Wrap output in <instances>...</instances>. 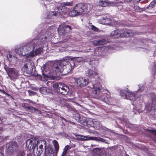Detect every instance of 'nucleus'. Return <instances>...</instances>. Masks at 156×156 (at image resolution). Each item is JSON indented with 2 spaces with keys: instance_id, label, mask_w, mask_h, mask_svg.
<instances>
[{
  "instance_id": "obj_52",
  "label": "nucleus",
  "mask_w": 156,
  "mask_h": 156,
  "mask_svg": "<svg viewBox=\"0 0 156 156\" xmlns=\"http://www.w3.org/2000/svg\"><path fill=\"white\" fill-rule=\"evenodd\" d=\"M69 123L70 124H72V125H76V123L75 122H74L69 121Z\"/></svg>"
},
{
  "instance_id": "obj_61",
  "label": "nucleus",
  "mask_w": 156,
  "mask_h": 156,
  "mask_svg": "<svg viewBox=\"0 0 156 156\" xmlns=\"http://www.w3.org/2000/svg\"><path fill=\"white\" fill-rule=\"evenodd\" d=\"M153 2H154V3L156 4V0H155L154 1H153Z\"/></svg>"
},
{
  "instance_id": "obj_42",
  "label": "nucleus",
  "mask_w": 156,
  "mask_h": 156,
  "mask_svg": "<svg viewBox=\"0 0 156 156\" xmlns=\"http://www.w3.org/2000/svg\"><path fill=\"white\" fill-rule=\"evenodd\" d=\"M81 116H80L79 114L77 113H76L75 115V117H76V120H78L79 119H80V118Z\"/></svg>"
},
{
  "instance_id": "obj_1",
  "label": "nucleus",
  "mask_w": 156,
  "mask_h": 156,
  "mask_svg": "<svg viewBox=\"0 0 156 156\" xmlns=\"http://www.w3.org/2000/svg\"><path fill=\"white\" fill-rule=\"evenodd\" d=\"M53 67L55 69L56 73L60 75V73L62 74V73H64L66 74L70 72L74 68V63L73 62L71 63L65 60H62L55 63Z\"/></svg>"
},
{
  "instance_id": "obj_20",
  "label": "nucleus",
  "mask_w": 156,
  "mask_h": 156,
  "mask_svg": "<svg viewBox=\"0 0 156 156\" xmlns=\"http://www.w3.org/2000/svg\"><path fill=\"white\" fill-rule=\"evenodd\" d=\"M135 98V95L134 94L128 91V94H127L126 99L130 100H134Z\"/></svg>"
},
{
  "instance_id": "obj_9",
  "label": "nucleus",
  "mask_w": 156,
  "mask_h": 156,
  "mask_svg": "<svg viewBox=\"0 0 156 156\" xmlns=\"http://www.w3.org/2000/svg\"><path fill=\"white\" fill-rule=\"evenodd\" d=\"M38 144V141L35 138H31L26 141V145L29 150H34Z\"/></svg>"
},
{
  "instance_id": "obj_49",
  "label": "nucleus",
  "mask_w": 156,
  "mask_h": 156,
  "mask_svg": "<svg viewBox=\"0 0 156 156\" xmlns=\"http://www.w3.org/2000/svg\"><path fill=\"white\" fill-rule=\"evenodd\" d=\"M99 52L98 51H95V53L96 54V55L97 56H99L101 54H99Z\"/></svg>"
},
{
  "instance_id": "obj_55",
  "label": "nucleus",
  "mask_w": 156,
  "mask_h": 156,
  "mask_svg": "<svg viewBox=\"0 0 156 156\" xmlns=\"http://www.w3.org/2000/svg\"><path fill=\"white\" fill-rule=\"evenodd\" d=\"M3 131V129L2 128L0 127V133Z\"/></svg>"
},
{
  "instance_id": "obj_5",
  "label": "nucleus",
  "mask_w": 156,
  "mask_h": 156,
  "mask_svg": "<svg viewBox=\"0 0 156 156\" xmlns=\"http://www.w3.org/2000/svg\"><path fill=\"white\" fill-rule=\"evenodd\" d=\"M7 151L10 153L16 152L18 150L19 146L14 141H12L6 144Z\"/></svg>"
},
{
  "instance_id": "obj_15",
  "label": "nucleus",
  "mask_w": 156,
  "mask_h": 156,
  "mask_svg": "<svg viewBox=\"0 0 156 156\" xmlns=\"http://www.w3.org/2000/svg\"><path fill=\"white\" fill-rule=\"evenodd\" d=\"M86 75L88 78L94 77L98 75V73L95 71L89 69L86 72Z\"/></svg>"
},
{
  "instance_id": "obj_51",
  "label": "nucleus",
  "mask_w": 156,
  "mask_h": 156,
  "mask_svg": "<svg viewBox=\"0 0 156 156\" xmlns=\"http://www.w3.org/2000/svg\"><path fill=\"white\" fill-rule=\"evenodd\" d=\"M143 90V88H141L140 86L139 87V89L138 90L139 91H140V92H141Z\"/></svg>"
},
{
  "instance_id": "obj_27",
  "label": "nucleus",
  "mask_w": 156,
  "mask_h": 156,
  "mask_svg": "<svg viewBox=\"0 0 156 156\" xmlns=\"http://www.w3.org/2000/svg\"><path fill=\"white\" fill-rule=\"evenodd\" d=\"M43 52V48L41 47L39 48L36 50L34 53L35 55L41 54Z\"/></svg>"
},
{
  "instance_id": "obj_43",
  "label": "nucleus",
  "mask_w": 156,
  "mask_h": 156,
  "mask_svg": "<svg viewBox=\"0 0 156 156\" xmlns=\"http://www.w3.org/2000/svg\"><path fill=\"white\" fill-rule=\"evenodd\" d=\"M147 131L156 136V130L152 129H148Z\"/></svg>"
},
{
  "instance_id": "obj_23",
  "label": "nucleus",
  "mask_w": 156,
  "mask_h": 156,
  "mask_svg": "<svg viewBox=\"0 0 156 156\" xmlns=\"http://www.w3.org/2000/svg\"><path fill=\"white\" fill-rule=\"evenodd\" d=\"M90 138L91 140L98 141L102 142H105V139H103L101 137H97L95 136H91Z\"/></svg>"
},
{
  "instance_id": "obj_58",
  "label": "nucleus",
  "mask_w": 156,
  "mask_h": 156,
  "mask_svg": "<svg viewBox=\"0 0 156 156\" xmlns=\"http://www.w3.org/2000/svg\"><path fill=\"white\" fill-rule=\"evenodd\" d=\"M27 156H33L31 154H27Z\"/></svg>"
},
{
  "instance_id": "obj_33",
  "label": "nucleus",
  "mask_w": 156,
  "mask_h": 156,
  "mask_svg": "<svg viewBox=\"0 0 156 156\" xmlns=\"http://www.w3.org/2000/svg\"><path fill=\"white\" fill-rule=\"evenodd\" d=\"M101 151L100 149L98 148H95L93 150V152L95 154H98Z\"/></svg>"
},
{
  "instance_id": "obj_57",
  "label": "nucleus",
  "mask_w": 156,
  "mask_h": 156,
  "mask_svg": "<svg viewBox=\"0 0 156 156\" xmlns=\"http://www.w3.org/2000/svg\"><path fill=\"white\" fill-rule=\"evenodd\" d=\"M0 156H4V155L3 154L0 152Z\"/></svg>"
},
{
  "instance_id": "obj_4",
  "label": "nucleus",
  "mask_w": 156,
  "mask_h": 156,
  "mask_svg": "<svg viewBox=\"0 0 156 156\" xmlns=\"http://www.w3.org/2000/svg\"><path fill=\"white\" fill-rule=\"evenodd\" d=\"M54 87L57 89L58 92L63 95L67 94L69 91V89L65 85H62L61 83L55 84Z\"/></svg>"
},
{
  "instance_id": "obj_13",
  "label": "nucleus",
  "mask_w": 156,
  "mask_h": 156,
  "mask_svg": "<svg viewBox=\"0 0 156 156\" xmlns=\"http://www.w3.org/2000/svg\"><path fill=\"white\" fill-rule=\"evenodd\" d=\"M99 22L102 24L105 25H109L111 23L112 20L109 16L103 17L99 20Z\"/></svg>"
},
{
  "instance_id": "obj_29",
  "label": "nucleus",
  "mask_w": 156,
  "mask_h": 156,
  "mask_svg": "<svg viewBox=\"0 0 156 156\" xmlns=\"http://www.w3.org/2000/svg\"><path fill=\"white\" fill-rule=\"evenodd\" d=\"M155 5L154 2L152 1L151 3L147 7V8L148 9H151L155 7Z\"/></svg>"
},
{
  "instance_id": "obj_8",
  "label": "nucleus",
  "mask_w": 156,
  "mask_h": 156,
  "mask_svg": "<svg viewBox=\"0 0 156 156\" xmlns=\"http://www.w3.org/2000/svg\"><path fill=\"white\" fill-rule=\"evenodd\" d=\"M43 142L45 149L44 156H56L57 154L54 152L53 148L51 147L46 146V141L43 140Z\"/></svg>"
},
{
  "instance_id": "obj_2",
  "label": "nucleus",
  "mask_w": 156,
  "mask_h": 156,
  "mask_svg": "<svg viewBox=\"0 0 156 156\" xmlns=\"http://www.w3.org/2000/svg\"><path fill=\"white\" fill-rule=\"evenodd\" d=\"M93 8L91 4L79 3L75 6L73 10L70 12V16L74 17L81 14H86L89 12Z\"/></svg>"
},
{
  "instance_id": "obj_14",
  "label": "nucleus",
  "mask_w": 156,
  "mask_h": 156,
  "mask_svg": "<svg viewBox=\"0 0 156 156\" xmlns=\"http://www.w3.org/2000/svg\"><path fill=\"white\" fill-rule=\"evenodd\" d=\"M47 37L46 36H43V37L40 38L39 39H38L37 40H34V43H37V44L42 45L45 43L46 41Z\"/></svg>"
},
{
  "instance_id": "obj_44",
  "label": "nucleus",
  "mask_w": 156,
  "mask_h": 156,
  "mask_svg": "<svg viewBox=\"0 0 156 156\" xmlns=\"http://www.w3.org/2000/svg\"><path fill=\"white\" fill-rule=\"evenodd\" d=\"M91 29L92 30H93L97 32L98 31V28H97V27H96L95 26H94V25H92V26Z\"/></svg>"
},
{
  "instance_id": "obj_31",
  "label": "nucleus",
  "mask_w": 156,
  "mask_h": 156,
  "mask_svg": "<svg viewBox=\"0 0 156 156\" xmlns=\"http://www.w3.org/2000/svg\"><path fill=\"white\" fill-rule=\"evenodd\" d=\"M53 99L56 101H61V98L58 95L56 94L53 97Z\"/></svg>"
},
{
  "instance_id": "obj_7",
  "label": "nucleus",
  "mask_w": 156,
  "mask_h": 156,
  "mask_svg": "<svg viewBox=\"0 0 156 156\" xmlns=\"http://www.w3.org/2000/svg\"><path fill=\"white\" fill-rule=\"evenodd\" d=\"M71 30V27L69 25L63 26L60 25L58 29V32L59 34L62 36L66 33L69 32Z\"/></svg>"
},
{
  "instance_id": "obj_37",
  "label": "nucleus",
  "mask_w": 156,
  "mask_h": 156,
  "mask_svg": "<svg viewBox=\"0 0 156 156\" xmlns=\"http://www.w3.org/2000/svg\"><path fill=\"white\" fill-rule=\"evenodd\" d=\"M23 107L27 111L28 108L30 107L26 103H24L22 105Z\"/></svg>"
},
{
  "instance_id": "obj_22",
  "label": "nucleus",
  "mask_w": 156,
  "mask_h": 156,
  "mask_svg": "<svg viewBox=\"0 0 156 156\" xmlns=\"http://www.w3.org/2000/svg\"><path fill=\"white\" fill-rule=\"evenodd\" d=\"M128 94V91L126 90H122L120 91V95L124 99H126Z\"/></svg>"
},
{
  "instance_id": "obj_60",
  "label": "nucleus",
  "mask_w": 156,
  "mask_h": 156,
  "mask_svg": "<svg viewBox=\"0 0 156 156\" xmlns=\"http://www.w3.org/2000/svg\"><path fill=\"white\" fill-rule=\"evenodd\" d=\"M12 55H9V58H11L12 57Z\"/></svg>"
},
{
  "instance_id": "obj_39",
  "label": "nucleus",
  "mask_w": 156,
  "mask_h": 156,
  "mask_svg": "<svg viewBox=\"0 0 156 156\" xmlns=\"http://www.w3.org/2000/svg\"><path fill=\"white\" fill-rule=\"evenodd\" d=\"M71 148V147H70L68 145H67L64 148L63 151H66V152H67L68 150L69 149H70Z\"/></svg>"
},
{
  "instance_id": "obj_21",
  "label": "nucleus",
  "mask_w": 156,
  "mask_h": 156,
  "mask_svg": "<svg viewBox=\"0 0 156 156\" xmlns=\"http://www.w3.org/2000/svg\"><path fill=\"white\" fill-rule=\"evenodd\" d=\"M87 120V119L85 117L82 116L80 119H78L79 122L84 126L87 124L86 122Z\"/></svg>"
},
{
  "instance_id": "obj_36",
  "label": "nucleus",
  "mask_w": 156,
  "mask_h": 156,
  "mask_svg": "<svg viewBox=\"0 0 156 156\" xmlns=\"http://www.w3.org/2000/svg\"><path fill=\"white\" fill-rule=\"evenodd\" d=\"M67 107L69 111H75L76 110V109L74 107L69 105V104L67 105Z\"/></svg>"
},
{
  "instance_id": "obj_18",
  "label": "nucleus",
  "mask_w": 156,
  "mask_h": 156,
  "mask_svg": "<svg viewBox=\"0 0 156 156\" xmlns=\"http://www.w3.org/2000/svg\"><path fill=\"white\" fill-rule=\"evenodd\" d=\"M100 88L99 87H97L96 84L93 85V87L92 88V92L94 94H99L100 91Z\"/></svg>"
},
{
  "instance_id": "obj_12",
  "label": "nucleus",
  "mask_w": 156,
  "mask_h": 156,
  "mask_svg": "<svg viewBox=\"0 0 156 156\" xmlns=\"http://www.w3.org/2000/svg\"><path fill=\"white\" fill-rule=\"evenodd\" d=\"M77 86L80 87L86 86L88 83V80L83 78H80L75 79Z\"/></svg>"
},
{
  "instance_id": "obj_47",
  "label": "nucleus",
  "mask_w": 156,
  "mask_h": 156,
  "mask_svg": "<svg viewBox=\"0 0 156 156\" xmlns=\"http://www.w3.org/2000/svg\"><path fill=\"white\" fill-rule=\"evenodd\" d=\"M34 113H36L38 114H41V112L39 110L36 108V110H35Z\"/></svg>"
},
{
  "instance_id": "obj_25",
  "label": "nucleus",
  "mask_w": 156,
  "mask_h": 156,
  "mask_svg": "<svg viewBox=\"0 0 156 156\" xmlns=\"http://www.w3.org/2000/svg\"><path fill=\"white\" fill-rule=\"evenodd\" d=\"M86 122L87 123V124L85 126H87L88 127L92 126L93 125V121L92 120V119L87 120L86 121Z\"/></svg>"
},
{
  "instance_id": "obj_53",
  "label": "nucleus",
  "mask_w": 156,
  "mask_h": 156,
  "mask_svg": "<svg viewBox=\"0 0 156 156\" xmlns=\"http://www.w3.org/2000/svg\"><path fill=\"white\" fill-rule=\"evenodd\" d=\"M0 91L3 94H7V93L3 90H0Z\"/></svg>"
},
{
  "instance_id": "obj_11",
  "label": "nucleus",
  "mask_w": 156,
  "mask_h": 156,
  "mask_svg": "<svg viewBox=\"0 0 156 156\" xmlns=\"http://www.w3.org/2000/svg\"><path fill=\"white\" fill-rule=\"evenodd\" d=\"M42 140L41 141V144L39 145V147L37 145V148L36 149H35L33 150V153L34 156H40L42 153L43 146L44 145L43 143Z\"/></svg>"
},
{
  "instance_id": "obj_59",
  "label": "nucleus",
  "mask_w": 156,
  "mask_h": 156,
  "mask_svg": "<svg viewBox=\"0 0 156 156\" xmlns=\"http://www.w3.org/2000/svg\"><path fill=\"white\" fill-rule=\"evenodd\" d=\"M2 122V120L0 117V124Z\"/></svg>"
},
{
  "instance_id": "obj_41",
  "label": "nucleus",
  "mask_w": 156,
  "mask_h": 156,
  "mask_svg": "<svg viewBox=\"0 0 156 156\" xmlns=\"http://www.w3.org/2000/svg\"><path fill=\"white\" fill-rule=\"evenodd\" d=\"M28 92L29 93V95L30 96L34 95L36 93L35 92L30 90H28Z\"/></svg>"
},
{
  "instance_id": "obj_6",
  "label": "nucleus",
  "mask_w": 156,
  "mask_h": 156,
  "mask_svg": "<svg viewBox=\"0 0 156 156\" xmlns=\"http://www.w3.org/2000/svg\"><path fill=\"white\" fill-rule=\"evenodd\" d=\"M5 69L11 80H13L16 78L18 76V72L16 69L9 68H5Z\"/></svg>"
},
{
  "instance_id": "obj_50",
  "label": "nucleus",
  "mask_w": 156,
  "mask_h": 156,
  "mask_svg": "<svg viewBox=\"0 0 156 156\" xmlns=\"http://www.w3.org/2000/svg\"><path fill=\"white\" fill-rule=\"evenodd\" d=\"M37 77L40 80H42V76L41 75L37 74Z\"/></svg>"
},
{
  "instance_id": "obj_45",
  "label": "nucleus",
  "mask_w": 156,
  "mask_h": 156,
  "mask_svg": "<svg viewBox=\"0 0 156 156\" xmlns=\"http://www.w3.org/2000/svg\"><path fill=\"white\" fill-rule=\"evenodd\" d=\"M152 72L154 74H155L156 72V64L155 65L154 67L153 68Z\"/></svg>"
},
{
  "instance_id": "obj_24",
  "label": "nucleus",
  "mask_w": 156,
  "mask_h": 156,
  "mask_svg": "<svg viewBox=\"0 0 156 156\" xmlns=\"http://www.w3.org/2000/svg\"><path fill=\"white\" fill-rule=\"evenodd\" d=\"M90 137V136H80V137H78V138L80 140H91Z\"/></svg>"
},
{
  "instance_id": "obj_30",
  "label": "nucleus",
  "mask_w": 156,
  "mask_h": 156,
  "mask_svg": "<svg viewBox=\"0 0 156 156\" xmlns=\"http://www.w3.org/2000/svg\"><path fill=\"white\" fill-rule=\"evenodd\" d=\"M151 108H153V110L156 109V100H153L151 105Z\"/></svg>"
},
{
  "instance_id": "obj_32",
  "label": "nucleus",
  "mask_w": 156,
  "mask_h": 156,
  "mask_svg": "<svg viewBox=\"0 0 156 156\" xmlns=\"http://www.w3.org/2000/svg\"><path fill=\"white\" fill-rule=\"evenodd\" d=\"M98 5L101 7H105L107 5V4L105 2L101 1L99 2Z\"/></svg>"
},
{
  "instance_id": "obj_48",
  "label": "nucleus",
  "mask_w": 156,
  "mask_h": 156,
  "mask_svg": "<svg viewBox=\"0 0 156 156\" xmlns=\"http://www.w3.org/2000/svg\"><path fill=\"white\" fill-rule=\"evenodd\" d=\"M67 152L66 151H63V152L62 153V154L61 156H65Z\"/></svg>"
},
{
  "instance_id": "obj_10",
  "label": "nucleus",
  "mask_w": 156,
  "mask_h": 156,
  "mask_svg": "<svg viewBox=\"0 0 156 156\" xmlns=\"http://www.w3.org/2000/svg\"><path fill=\"white\" fill-rule=\"evenodd\" d=\"M73 4V1H71L69 2H63L61 3V5L62 7L60 8L61 10V11L59 12L61 13V12H69V8L66 7V6H72Z\"/></svg>"
},
{
  "instance_id": "obj_26",
  "label": "nucleus",
  "mask_w": 156,
  "mask_h": 156,
  "mask_svg": "<svg viewBox=\"0 0 156 156\" xmlns=\"http://www.w3.org/2000/svg\"><path fill=\"white\" fill-rule=\"evenodd\" d=\"M26 150L24 149L20 150L17 153L16 156H26Z\"/></svg>"
},
{
  "instance_id": "obj_46",
  "label": "nucleus",
  "mask_w": 156,
  "mask_h": 156,
  "mask_svg": "<svg viewBox=\"0 0 156 156\" xmlns=\"http://www.w3.org/2000/svg\"><path fill=\"white\" fill-rule=\"evenodd\" d=\"M35 55L34 52H30V54L27 57H33Z\"/></svg>"
},
{
  "instance_id": "obj_19",
  "label": "nucleus",
  "mask_w": 156,
  "mask_h": 156,
  "mask_svg": "<svg viewBox=\"0 0 156 156\" xmlns=\"http://www.w3.org/2000/svg\"><path fill=\"white\" fill-rule=\"evenodd\" d=\"M53 143L55 149V152H54L57 154L59 148L58 143L56 140H54L53 141Z\"/></svg>"
},
{
  "instance_id": "obj_34",
  "label": "nucleus",
  "mask_w": 156,
  "mask_h": 156,
  "mask_svg": "<svg viewBox=\"0 0 156 156\" xmlns=\"http://www.w3.org/2000/svg\"><path fill=\"white\" fill-rule=\"evenodd\" d=\"M83 60V58L82 57H76L74 58V61L77 62H81Z\"/></svg>"
},
{
  "instance_id": "obj_40",
  "label": "nucleus",
  "mask_w": 156,
  "mask_h": 156,
  "mask_svg": "<svg viewBox=\"0 0 156 156\" xmlns=\"http://www.w3.org/2000/svg\"><path fill=\"white\" fill-rule=\"evenodd\" d=\"M71 148V147H70L68 145H67L64 148L63 151H66V152H67L68 150L69 149H70Z\"/></svg>"
},
{
  "instance_id": "obj_38",
  "label": "nucleus",
  "mask_w": 156,
  "mask_h": 156,
  "mask_svg": "<svg viewBox=\"0 0 156 156\" xmlns=\"http://www.w3.org/2000/svg\"><path fill=\"white\" fill-rule=\"evenodd\" d=\"M28 67L27 64H24L23 67V69L24 72H26L28 70Z\"/></svg>"
},
{
  "instance_id": "obj_28",
  "label": "nucleus",
  "mask_w": 156,
  "mask_h": 156,
  "mask_svg": "<svg viewBox=\"0 0 156 156\" xmlns=\"http://www.w3.org/2000/svg\"><path fill=\"white\" fill-rule=\"evenodd\" d=\"M134 9L136 12H141L144 10L143 8H140L138 6H135L134 7Z\"/></svg>"
},
{
  "instance_id": "obj_56",
  "label": "nucleus",
  "mask_w": 156,
  "mask_h": 156,
  "mask_svg": "<svg viewBox=\"0 0 156 156\" xmlns=\"http://www.w3.org/2000/svg\"><path fill=\"white\" fill-rule=\"evenodd\" d=\"M42 75L44 76V77H46L47 76V75L44 74V73H42Z\"/></svg>"
},
{
  "instance_id": "obj_17",
  "label": "nucleus",
  "mask_w": 156,
  "mask_h": 156,
  "mask_svg": "<svg viewBox=\"0 0 156 156\" xmlns=\"http://www.w3.org/2000/svg\"><path fill=\"white\" fill-rule=\"evenodd\" d=\"M93 43L94 45H99L106 44V41L105 39H102L101 40H95L93 41Z\"/></svg>"
},
{
  "instance_id": "obj_35",
  "label": "nucleus",
  "mask_w": 156,
  "mask_h": 156,
  "mask_svg": "<svg viewBox=\"0 0 156 156\" xmlns=\"http://www.w3.org/2000/svg\"><path fill=\"white\" fill-rule=\"evenodd\" d=\"M36 110V108L33 107H29L28 108L27 111H29L30 112L33 113H34V111Z\"/></svg>"
},
{
  "instance_id": "obj_16",
  "label": "nucleus",
  "mask_w": 156,
  "mask_h": 156,
  "mask_svg": "<svg viewBox=\"0 0 156 156\" xmlns=\"http://www.w3.org/2000/svg\"><path fill=\"white\" fill-rule=\"evenodd\" d=\"M25 47L23 48H20L16 49H15V52L17 54L19 55H20L21 56H25L26 55V54L23 52L24 49Z\"/></svg>"
},
{
  "instance_id": "obj_3",
  "label": "nucleus",
  "mask_w": 156,
  "mask_h": 156,
  "mask_svg": "<svg viewBox=\"0 0 156 156\" xmlns=\"http://www.w3.org/2000/svg\"><path fill=\"white\" fill-rule=\"evenodd\" d=\"M134 33L130 29H118L112 31L111 36L114 38L129 37L133 35Z\"/></svg>"
},
{
  "instance_id": "obj_54",
  "label": "nucleus",
  "mask_w": 156,
  "mask_h": 156,
  "mask_svg": "<svg viewBox=\"0 0 156 156\" xmlns=\"http://www.w3.org/2000/svg\"><path fill=\"white\" fill-rule=\"evenodd\" d=\"M132 0H125L126 2H131Z\"/></svg>"
}]
</instances>
